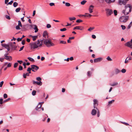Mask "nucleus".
Segmentation results:
<instances>
[{
	"label": "nucleus",
	"instance_id": "f257e3e1",
	"mask_svg": "<svg viewBox=\"0 0 132 132\" xmlns=\"http://www.w3.org/2000/svg\"><path fill=\"white\" fill-rule=\"evenodd\" d=\"M30 45L31 46V49H35L38 48L39 46H40L42 45V43H40V42L39 40L37 41V42L30 43Z\"/></svg>",
	"mask_w": 132,
	"mask_h": 132
},
{
	"label": "nucleus",
	"instance_id": "f03ea898",
	"mask_svg": "<svg viewBox=\"0 0 132 132\" xmlns=\"http://www.w3.org/2000/svg\"><path fill=\"white\" fill-rule=\"evenodd\" d=\"M125 10L122 11V12L125 15H127L128 14L129 12L131 11L132 7L130 5L127 4L125 6Z\"/></svg>",
	"mask_w": 132,
	"mask_h": 132
},
{
	"label": "nucleus",
	"instance_id": "7ed1b4c3",
	"mask_svg": "<svg viewBox=\"0 0 132 132\" xmlns=\"http://www.w3.org/2000/svg\"><path fill=\"white\" fill-rule=\"evenodd\" d=\"M44 43L45 45L48 47L54 46L55 45L54 43L51 42L50 40H48L47 39H45Z\"/></svg>",
	"mask_w": 132,
	"mask_h": 132
},
{
	"label": "nucleus",
	"instance_id": "20e7f679",
	"mask_svg": "<svg viewBox=\"0 0 132 132\" xmlns=\"http://www.w3.org/2000/svg\"><path fill=\"white\" fill-rule=\"evenodd\" d=\"M128 19V16H123L120 17L119 18L120 21L122 22L125 23L126 22Z\"/></svg>",
	"mask_w": 132,
	"mask_h": 132
},
{
	"label": "nucleus",
	"instance_id": "39448f33",
	"mask_svg": "<svg viewBox=\"0 0 132 132\" xmlns=\"http://www.w3.org/2000/svg\"><path fill=\"white\" fill-rule=\"evenodd\" d=\"M105 11L107 16H109L110 15L113 13V11L112 10L110 9H106Z\"/></svg>",
	"mask_w": 132,
	"mask_h": 132
},
{
	"label": "nucleus",
	"instance_id": "423d86ee",
	"mask_svg": "<svg viewBox=\"0 0 132 132\" xmlns=\"http://www.w3.org/2000/svg\"><path fill=\"white\" fill-rule=\"evenodd\" d=\"M120 72L121 70L119 69L116 68L114 69V73L112 72L111 73V76L112 77L113 76L114 74L117 75L118 74L120 73Z\"/></svg>",
	"mask_w": 132,
	"mask_h": 132
},
{
	"label": "nucleus",
	"instance_id": "0eeeda50",
	"mask_svg": "<svg viewBox=\"0 0 132 132\" xmlns=\"http://www.w3.org/2000/svg\"><path fill=\"white\" fill-rule=\"evenodd\" d=\"M8 52L6 53L4 55V59L9 61H11L12 60V57L11 56H8Z\"/></svg>",
	"mask_w": 132,
	"mask_h": 132
},
{
	"label": "nucleus",
	"instance_id": "6e6552de",
	"mask_svg": "<svg viewBox=\"0 0 132 132\" xmlns=\"http://www.w3.org/2000/svg\"><path fill=\"white\" fill-rule=\"evenodd\" d=\"M31 69H32V71L33 72H35V71L39 69V67L38 66L35 65H32L31 66Z\"/></svg>",
	"mask_w": 132,
	"mask_h": 132
},
{
	"label": "nucleus",
	"instance_id": "1a4fd4ad",
	"mask_svg": "<svg viewBox=\"0 0 132 132\" xmlns=\"http://www.w3.org/2000/svg\"><path fill=\"white\" fill-rule=\"evenodd\" d=\"M129 0H119V4L120 5L123 4L124 5H125Z\"/></svg>",
	"mask_w": 132,
	"mask_h": 132
},
{
	"label": "nucleus",
	"instance_id": "9d476101",
	"mask_svg": "<svg viewBox=\"0 0 132 132\" xmlns=\"http://www.w3.org/2000/svg\"><path fill=\"white\" fill-rule=\"evenodd\" d=\"M43 37L46 38H48V34L47 31H45L44 32L43 34Z\"/></svg>",
	"mask_w": 132,
	"mask_h": 132
},
{
	"label": "nucleus",
	"instance_id": "9b49d317",
	"mask_svg": "<svg viewBox=\"0 0 132 132\" xmlns=\"http://www.w3.org/2000/svg\"><path fill=\"white\" fill-rule=\"evenodd\" d=\"M41 106L42 104H41V103H39L38 105L36 108V110H38L39 111H40V109H41Z\"/></svg>",
	"mask_w": 132,
	"mask_h": 132
},
{
	"label": "nucleus",
	"instance_id": "f8f14e48",
	"mask_svg": "<svg viewBox=\"0 0 132 132\" xmlns=\"http://www.w3.org/2000/svg\"><path fill=\"white\" fill-rule=\"evenodd\" d=\"M33 84H37V85H38L41 86L42 85V83L41 81H39V82L35 81L33 80Z\"/></svg>",
	"mask_w": 132,
	"mask_h": 132
},
{
	"label": "nucleus",
	"instance_id": "ddd939ff",
	"mask_svg": "<svg viewBox=\"0 0 132 132\" xmlns=\"http://www.w3.org/2000/svg\"><path fill=\"white\" fill-rule=\"evenodd\" d=\"M94 6L92 5H91L90 6L89 8V11L90 13H91L93 12V9Z\"/></svg>",
	"mask_w": 132,
	"mask_h": 132
},
{
	"label": "nucleus",
	"instance_id": "4468645a",
	"mask_svg": "<svg viewBox=\"0 0 132 132\" xmlns=\"http://www.w3.org/2000/svg\"><path fill=\"white\" fill-rule=\"evenodd\" d=\"M102 60L101 58L99 57L94 59V62L95 63L98 62H100Z\"/></svg>",
	"mask_w": 132,
	"mask_h": 132
},
{
	"label": "nucleus",
	"instance_id": "2eb2a0df",
	"mask_svg": "<svg viewBox=\"0 0 132 132\" xmlns=\"http://www.w3.org/2000/svg\"><path fill=\"white\" fill-rule=\"evenodd\" d=\"M22 28H21V30L22 31H25L27 30V26L26 25H23L22 26Z\"/></svg>",
	"mask_w": 132,
	"mask_h": 132
},
{
	"label": "nucleus",
	"instance_id": "dca6fc26",
	"mask_svg": "<svg viewBox=\"0 0 132 132\" xmlns=\"http://www.w3.org/2000/svg\"><path fill=\"white\" fill-rule=\"evenodd\" d=\"M131 56L130 57H127L126 59H125V63L126 64L128 63L129 62V60H131Z\"/></svg>",
	"mask_w": 132,
	"mask_h": 132
},
{
	"label": "nucleus",
	"instance_id": "f3484780",
	"mask_svg": "<svg viewBox=\"0 0 132 132\" xmlns=\"http://www.w3.org/2000/svg\"><path fill=\"white\" fill-rule=\"evenodd\" d=\"M97 111L95 109H93L92 110L91 113L93 116H95L97 113Z\"/></svg>",
	"mask_w": 132,
	"mask_h": 132
},
{
	"label": "nucleus",
	"instance_id": "a211bd4d",
	"mask_svg": "<svg viewBox=\"0 0 132 132\" xmlns=\"http://www.w3.org/2000/svg\"><path fill=\"white\" fill-rule=\"evenodd\" d=\"M125 45L130 47L131 46V44L130 41L128 42L125 44Z\"/></svg>",
	"mask_w": 132,
	"mask_h": 132
},
{
	"label": "nucleus",
	"instance_id": "6ab92c4d",
	"mask_svg": "<svg viewBox=\"0 0 132 132\" xmlns=\"http://www.w3.org/2000/svg\"><path fill=\"white\" fill-rule=\"evenodd\" d=\"M10 46L14 50H15L16 48H17V46H15L12 43H11L10 44Z\"/></svg>",
	"mask_w": 132,
	"mask_h": 132
},
{
	"label": "nucleus",
	"instance_id": "aec40b11",
	"mask_svg": "<svg viewBox=\"0 0 132 132\" xmlns=\"http://www.w3.org/2000/svg\"><path fill=\"white\" fill-rule=\"evenodd\" d=\"M29 76V73L28 72L26 73H24L23 74V77L24 78H26V76Z\"/></svg>",
	"mask_w": 132,
	"mask_h": 132
},
{
	"label": "nucleus",
	"instance_id": "412c9836",
	"mask_svg": "<svg viewBox=\"0 0 132 132\" xmlns=\"http://www.w3.org/2000/svg\"><path fill=\"white\" fill-rule=\"evenodd\" d=\"M115 0H105V2L107 3H110L112 2H114Z\"/></svg>",
	"mask_w": 132,
	"mask_h": 132
},
{
	"label": "nucleus",
	"instance_id": "4be33fe9",
	"mask_svg": "<svg viewBox=\"0 0 132 132\" xmlns=\"http://www.w3.org/2000/svg\"><path fill=\"white\" fill-rule=\"evenodd\" d=\"M77 29L82 30L84 29L83 27L82 26H77Z\"/></svg>",
	"mask_w": 132,
	"mask_h": 132
},
{
	"label": "nucleus",
	"instance_id": "5701e85b",
	"mask_svg": "<svg viewBox=\"0 0 132 132\" xmlns=\"http://www.w3.org/2000/svg\"><path fill=\"white\" fill-rule=\"evenodd\" d=\"M93 101H94L93 105H96V106H97L98 105V101L94 99L93 100Z\"/></svg>",
	"mask_w": 132,
	"mask_h": 132
},
{
	"label": "nucleus",
	"instance_id": "b1692460",
	"mask_svg": "<svg viewBox=\"0 0 132 132\" xmlns=\"http://www.w3.org/2000/svg\"><path fill=\"white\" fill-rule=\"evenodd\" d=\"M38 35H36V36H32V40L34 41H35L37 38H38Z\"/></svg>",
	"mask_w": 132,
	"mask_h": 132
},
{
	"label": "nucleus",
	"instance_id": "393cba45",
	"mask_svg": "<svg viewBox=\"0 0 132 132\" xmlns=\"http://www.w3.org/2000/svg\"><path fill=\"white\" fill-rule=\"evenodd\" d=\"M2 46L6 48H7L9 46V45L8 44H2Z\"/></svg>",
	"mask_w": 132,
	"mask_h": 132
},
{
	"label": "nucleus",
	"instance_id": "a878e982",
	"mask_svg": "<svg viewBox=\"0 0 132 132\" xmlns=\"http://www.w3.org/2000/svg\"><path fill=\"white\" fill-rule=\"evenodd\" d=\"M35 26L34 29L35 30V32H37L38 31V29L37 28V26L36 25H33Z\"/></svg>",
	"mask_w": 132,
	"mask_h": 132
},
{
	"label": "nucleus",
	"instance_id": "bb28decb",
	"mask_svg": "<svg viewBox=\"0 0 132 132\" xmlns=\"http://www.w3.org/2000/svg\"><path fill=\"white\" fill-rule=\"evenodd\" d=\"M92 73V72L90 71H89L87 72V76L89 77H90L91 76V74Z\"/></svg>",
	"mask_w": 132,
	"mask_h": 132
},
{
	"label": "nucleus",
	"instance_id": "cd10ccee",
	"mask_svg": "<svg viewBox=\"0 0 132 132\" xmlns=\"http://www.w3.org/2000/svg\"><path fill=\"white\" fill-rule=\"evenodd\" d=\"M118 84V83L117 82H114L113 84H110V85L112 86H114L117 85Z\"/></svg>",
	"mask_w": 132,
	"mask_h": 132
},
{
	"label": "nucleus",
	"instance_id": "c85d7f7f",
	"mask_svg": "<svg viewBox=\"0 0 132 132\" xmlns=\"http://www.w3.org/2000/svg\"><path fill=\"white\" fill-rule=\"evenodd\" d=\"M31 68L29 67L28 68L27 70V71L28 72V73H31Z\"/></svg>",
	"mask_w": 132,
	"mask_h": 132
},
{
	"label": "nucleus",
	"instance_id": "c756f323",
	"mask_svg": "<svg viewBox=\"0 0 132 132\" xmlns=\"http://www.w3.org/2000/svg\"><path fill=\"white\" fill-rule=\"evenodd\" d=\"M85 14H86V17H88L89 18H90L92 16H93L92 15L89 13H86Z\"/></svg>",
	"mask_w": 132,
	"mask_h": 132
},
{
	"label": "nucleus",
	"instance_id": "7c9ffc66",
	"mask_svg": "<svg viewBox=\"0 0 132 132\" xmlns=\"http://www.w3.org/2000/svg\"><path fill=\"white\" fill-rule=\"evenodd\" d=\"M27 59L31 61H32V62H34V60L31 57H28Z\"/></svg>",
	"mask_w": 132,
	"mask_h": 132
},
{
	"label": "nucleus",
	"instance_id": "2f4dec72",
	"mask_svg": "<svg viewBox=\"0 0 132 132\" xmlns=\"http://www.w3.org/2000/svg\"><path fill=\"white\" fill-rule=\"evenodd\" d=\"M87 1L86 0H84L82 1L81 2V4L82 5H84L86 3Z\"/></svg>",
	"mask_w": 132,
	"mask_h": 132
},
{
	"label": "nucleus",
	"instance_id": "473e14b6",
	"mask_svg": "<svg viewBox=\"0 0 132 132\" xmlns=\"http://www.w3.org/2000/svg\"><path fill=\"white\" fill-rule=\"evenodd\" d=\"M18 5V3L16 2H14L13 3V6L14 7H16Z\"/></svg>",
	"mask_w": 132,
	"mask_h": 132
},
{
	"label": "nucleus",
	"instance_id": "72a5a7b5",
	"mask_svg": "<svg viewBox=\"0 0 132 132\" xmlns=\"http://www.w3.org/2000/svg\"><path fill=\"white\" fill-rule=\"evenodd\" d=\"M132 25V22H131L130 24L128 26V27L127 28L128 29H129L131 27V26Z\"/></svg>",
	"mask_w": 132,
	"mask_h": 132
},
{
	"label": "nucleus",
	"instance_id": "f704fd0d",
	"mask_svg": "<svg viewBox=\"0 0 132 132\" xmlns=\"http://www.w3.org/2000/svg\"><path fill=\"white\" fill-rule=\"evenodd\" d=\"M20 10H21V8L20 7H19L18 8H17L15 10V11L16 12H18L20 11Z\"/></svg>",
	"mask_w": 132,
	"mask_h": 132
},
{
	"label": "nucleus",
	"instance_id": "c9c22d12",
	"mask_svg": "<svg viewBox=\"0 0 132 132\" xmlns=\"http://www.w3.org/2000/svg\"><path fill=\"white\" fill-rule=\"evenodd\" d=\"M69 19L70 21H72L73 20H75L76 19V18L75 17H73L72 18H69Z\"/></svg>",
	"mask_w": 132,
	"mask_h": 132
},
{
	"label": "nucleus",
	"instance_id": "e433bc0d",
	"mask_svg": "<svg viewBox=\"0 0 132 132\" xmlns=\"http://www.w3.org/2000/svg\"><path fill=\"white\" fill-rule=\"evenodd\" d=\"M114 101V100H112L111 101H109L108 102V105H110L111 104H112L113 103Z\"/></svg>",
	"mask_w": 132,
	"mask_h": 132
},
{
	"label": "nucleus",
	"instance_id": "4c0bfd02",
	"mask_svg": "<svg viewBox=\"0 0 132 132\" xmlns=\"http://www.w3.org/2000/svg\"><path fill=\"white\" fill-rule=\"evenodd\" d=\"M11 100V98H8L7 99H6L5 100H4L3 101V103H5L6 102H8V101L10 100Z\"/></svg>",
	"mask_w": 132,
	"mask_h": 132
},
{
	"label": "nucleus",
	"instance_id": "58836bf2",
	"mask_svg": "<svg viewBox=\"0 0 132 132\" xmlns=\"http://www.w3.org/2000/svg\"><path fill=\"white\" fill-rule=\"evenodd\" d=\"M36 91L35 90H34L32 91V95L33 96H35L36 94Z\"/></svg>",
	"mask_w": 132,
	"mask_h": 132
},
{
	"label": "nucleus",
	"instance_id": "ea45409f",
	"mask_svg": "<svg viewBox=\"0 0 132 132\" xmlns=\"http://www.w3.org/2000/svg\"><path fill=\"white\" fill-rule=\"evenodd\" d=\"M121 72L122 73H124L126 72V70L125 69H123L121 71Z\"/></svg>",
	"mask_w": 132,
	"mask_h": 132
},
{
	"label": "nucleus",
	"instance_id": "a19ab883",
	"mask_svg": "<svg viewBox=\"0 0 132 132\" xmlns=\"http://www.w3.org/2000/svg\"><path fill=\"white\" fill-rule=\"evenodd\" d=\"M60 43L61 44H66V42L63 40H61L60 41Z\"/></svg>",
	"mask_w": 132,
	"mask_h": 132
},
{
	"label": "nucleus",
	"instance_id": "79ce46f5",
	"mask_svg": "<svg viewBox=\"0 0 132 132\" xmlns=\"http://www.w3.org/2000/svg\"><path fill=\"white\" fill-rule=\"evenodd\" d=\"M18 65V63L17 62L15 63L14 64V68H16Z\"/></svg>",
	"mask_w": 132,
	"mask_h": 132
},
{
	"label": "nucleus",
	"instance_id": "37998d69",
	"mask_svg": "<svg viewBox=\"0 0 132 132\" xmlns=\"http://www.w3.org/2000/svg\"><path fill=\"white\" fill-rule=\"evenodd\" d=\"M36 79L37 80L39 81H41L42 80L41 78L39 77H37Z\"/></svg>",
	"mask_w": 132,
	"mask_h": 132
},
{
	"label": "nucleus",
	"instance_id": "c03bdc74",
	"mask_svg": "<svg viewBox=\"0 0 132 132\" xmlns=\"http://www.w3.org/2000/svg\"><path fill=\"white\" fill-rule=\"evenodd\" d=\"M82 20L80 19H78L76 21V22L77 23H80L82 22Z\"/></svg>",
	"mask_w": 132,
	"mask_h": 132
},
{
	"label": "nucleus",
	"instance_id": "a18cd8bd",
	"mask_svg": "<svg viewBox=\"0 0 132 132\" xmlns=\"http://www.w3.org/2000/svg\"><path fill=\"white\" fill-rule=\"evenodd\" d=\"M18 25H19V26H20L21 27H22V24H21V21L20 20L19 21H18Z\"/></svg>",
	"mask_w": 132,
	"mask_h": 132
},
{
	"label": "nucleus",
	"instance_id": "49530a36",
	"mask_svg": "<svg viewBox=\"0 0 132 132\" xmlns=\"http://www.w3.org/2000/svg\"><path fill=\"white\" fill-rule=\"evenodd\" d=\"M106 59L109 61H111L112 60V59L109 56H108L107 57Z\"/></svg>",
	"mask_w": 132,
	"mask_h": 132
},
{
	"label": "nucleus",
	"instance_id": "de8ad7c7",
	"mask_svg": "<svg viewBox=\"0 0 132 132\" xmlns=\"http://www.w3.org/2000/svg\"><path fill=\"white\" fill-rule=\"evenodd\" d=\"M113 12H114V15L115 16H116L117 15V11L116 10H114V11H113Z\"/></svg>",
	"mask_w": 132,
	"mask_h": 132
},
{
	"label": "nucleus",
	"instance_id": "09e8293b",
	"mask_svg": "<svg viewBox=\"0 0 132 132\" xmlns=\"http://www.w3.org/2000/svg\"><path fill=\"white\" fill-rule=\"evenodd\" d=\"M3 97L5 99L7 97V95L6 94H4L3 95Z\"/></svg>",
	"mask_w": 132,
	"mask_h": 132
},
{
	"label": "nucleus",
	"instance_id": "8fccbe9b",
	"mask_svg": "<svg viewBox=\"0 0 132 132\" xmlns=\"http://www.w3.org/2000/svg\"><path fill=\"white\" fill-rule=\"evenodd\" d=\"M65 5L67 6H70L71 5L70 3L67 2L65 3Z\"/></svg>",
	"mask_w": 132,
	"mask_h": 132
},
{
	"label": "nucleus",
	"instance_id": "3c124183",
	"mask_svg": "<svg viewBox=\"0 0 132 132\" xmlns=\"http://www.w3.org/2000/svg\"><path fill=\"white\" fill-rule=\"evenodd\" d=\"M20 26H19L18 25L16 26V30H19L20 29Z\"/></svg>",
	"mask_w": 132,
	"mask_h": 132
},
{
	"label": "nucleus",
	"instance_id": "603ef678",
	"mask_svg": "<svg viewBox=\"0 0 132 132\" xmlns=\"http://www.w3.org/2000/svg\"><path fill=\"white\" fill-rule=\"evenodd\" d=\"M66 30L67 29L65 28H64L60 29V31H66Z\"/></svg>",
	"mask_w": 132,
	"mask_h": 132
},
{
	"label": "nucleus",
	"instance_id": "864d4df0",
	"mask_svg": "<svg viewBox=\"0 0 132 132\" xmlns=\"http://www.w3.org/2000/svg\"><path fill=\"white\" fill-rule=\"evenodd\" d=\"M3 103V99L2 98H0V104H2Z\"/></svg>",
	"mask_w": 132,
	"mask_h": 132
},
{
	"label": "nucleus",
	"instance_id": "5fc2aeb1",
	"mask_svg": "<svg viewBox=\"0 0 132 132\" xmlns=\"http://www.w3.org/2000/svg\"><path fill=\"white\" fill-rule=\"evenodd\" d=\"M23 69V67L21 65H20L19 66V68H18V70H22Z\"/></svg>",
	"mask_w": 132,
	"mask_h": 132
},
{
	"label": "nucleus",
	"instance_id": "6e6d98bb",
	"mask_svg": "<svg viewBox=\"0 0 132 132\" xmlns=\"http://www.w3.org/2000/svg\"><path fill=\"white\" fill-rule=\"evenodd\" d=\"M5 18L8 20H10L11 19V18L10 16L6 15H5Z\"/></svg>",
	"mask_w": 132,
	"mask_h": 132
},
{
	"label": "nucleus",
	"instance_id": "4d7b16f0",
	"mask_svg": "<svg viewBox=\"0 0 132 132\" xmlns=\"http://www.w3.org/2000/svg\"><path fill=\"white\" fill-rule=\"evenodd\" d=\"M121 27L122 28V29L123 30H124L126 29L125 26L124 25H121Z\"/></svg>",
	"mask_w": 132,
	"mask_h": 132
},
{
	"label": "nucleus",
	"instance_id": "13d9d810",
	"mask_svg": "<svg viewBox=\"0 0 132 132\" xmlns=\"http://www.w3.org/2000/svg\"><path fill=\"white\" fill-rule=\"evenodd\" d=\"M94 29V27H90L88 30V31H91V30H93Z\"/></svg>",
	"mask_w": 132,
	"mask_h": 132
},
{
	"label": "nucleus",
	"instance_id": "bf43d9fd",
	"mask_svg": "<svg viewBox=\"0 0 132 132\" xmlns=\"http://www.w3.org/2000/svg\"><path fill=\"white\" fill-rule=\"evenodd\" d=\"M121 123H122L123 124H124L125 125H126V126L129 125V124L127 123H126V122H121Z\"/></svg>",
	"mask_w": 132,
	"mask_h": 132
},
{
	"label": "nucleus",
	"instance_id": "052dcab7",
	"mask_svg": "<svg viewBox=\"0 0 132 132\" xmlns=\"http://www.w3.org/2000/svg\"><path fill=\"white\" fill-rule=\"evenodd\" d=\"M97 117H99L100 116V112L98 110H97Z\"/></svg>",
	"mask_w": 132,
	"mask_h": 132
},
{
	"label": "nucleus",
	"instance_id": "680f3d73",
	"mask_svg": "<svg viewBox=\"0 0 132 132\" xmlns=\"http://www.w3.org/2000/svg\"><path fill=\"white\" fill-rule=\"evenodd\" d=\"M46 27L47 28H50L51 27V26L50 24H47Z\"/></svg>",
	"mask_w": 132,
	"mask_h": 132
},
{
	"label": "nucleus",
	"instance_id": "e2e57ef3",
	"mask_svg": "<svg viewBox=\"0 0 132 132\" xmlns=\"http://www.w3.org/2000/svg\"><path fill=\"white\" fill-rule=\"evenodd\" d=\"M11 63H9L7 65V67H11Z\"/></svg>",
	"mask_w": 132,
	"mask_h": 132
},
{
	"label": "nucleus",
	"instance_id": "0e129e2a",
	"mask_svg": "<svg viewBox=\"0 0 132 132\" xmlns=\"http://www.w3.org/2000/svg\"><path fill=\"white\" fill-rule=\"evenodd\" d=\"M97 106H96V105H94V109H96L97 110H98L97 108Z\"/></svg>",
	"mask_w": 132,
	"mask_h": 132
},
{
	"label": "nucleus",
	"instance_id": "69168bd1",
	"mask_svg": "<svg viewBox=\"0 0 132 132\" xmlns=\"http://www.w3.org/2000/svg\"><path fill=\"white\" fill-rule=\"evenodd\" d=\"M49 5L51 6H52L55 5L54 3H50Z\"/></svg>",
	"mask_w": 132,
	"mask_h": 132
},
{
	"label": "nucleus",
	"instance_id": "338daca9",
	"mask_svg": "<svg viewBox=\"0 0 132 132\" xmlns=\"http://www.w3.org/2000/svg\"><path fill=\"white\" fill-rule=\"evenodd\" d=\"M25 41L24 40H22V44L23 45H24L25 44Z\"/></svg>",
	"mask_w": 132,
	"mask_h": 132
},
{
	"label": "nucleus",
	"instance_id": "774afa93",
	"mask_svg": "<svg viewBox=\"0 0 132 132\" xmlns=\"http://www.w3.org/2000/svg\"><path fill=\"white\" fill-rule=\"evenodd\" d=\"M13 2V0H12L10 2H9L8 4L9 5H11Z\"/></svg>",
	"mask_w": 132,
	"mask_h": 132
}]
</instances>
